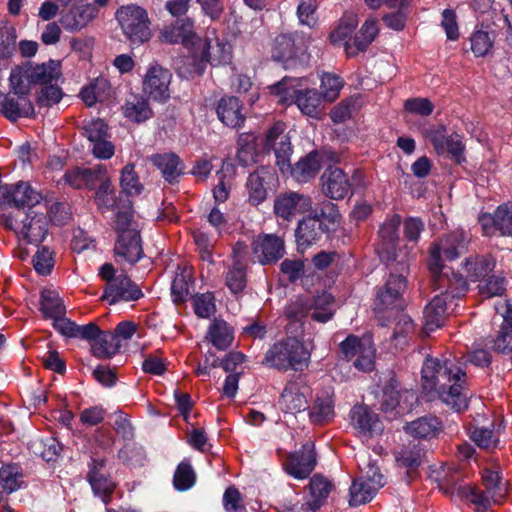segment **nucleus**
Instances as JSON below:
<instances>
[{
    "label": "nucleus",
    "instance_id": "nucleus-30",
    "mask_svg": "<svg viewBox=\"0 0 512 512\" xmlns=\"http://www.w3.org/2000/svg\"><path fill=\"white\" fill-rule=\"evenodd\" d=\"M105 465V459L93 458L89 464V472L87 478L93 492L100 496L105 503H107V498L113 493L115 484L102 472Z\"/></svg>",
    "mask_w": 512,
    "mask_h": 512
},
{
    "label": "nucleus",
    "instance_id": "nucleus-25",
    "mask_svg": "<svg viewBox=\"0 0 512 512\" xmlns=\"http://www.w3.org/2000/svg\"><path fill=\"white\" fill-rule=\"evenodd\" d=\"M334 392L326 388L316 394L312 406L309 408L308 416L312 424L324 425L330 423L335 417Z\"/></svg>",
    "mask_w": 512,
    "mask_h": 512
},
{
    "label": "nucleus",
    "instance_id": "nucleus-32",
    "mask_svg": "<svg viewBox=\"0 0 512 512\" xmlns=\"http://www.w3.org/2000/svg\"><path fill=\"white\" fill-rule=\"evenodd\" d=\"M150 161L169 184L178 183L184 174L185 165L175 153L155 154L150 157Z\"/></svg>",
    "mask_w": 512,
    "mask_h": 512
},
{
    "label": "nucleus",
    "instance_id": "nucleus-43",
    "mask_svg": "<svg viewBox=\"0 0 512 512\" xmlns=\"http://www.w3.org/2000/svg\"><path fill=\"white\" fill-rule=\"evenodd\" d=\"M332 482L321 474H315L309 481V491L312 501L309 503L311 510L316 512L326 501L333 489Z\"/></svg>",
    "mask_w": 512,
    "mask_h": 512
},
{
    "label": "nucleus",
    "instance_id": "nucleus-56",
    "mask_svg": "<svg viewBox=\"0 0 512 512\" xmlns=\"http://www.w3.org/2000/svg\"><path fill=\"white\" fill-rule=\"evenodd\" d=\"M94 198L100 209L109 210L115 205V189L109 177L104 178V181L97 186Z\"/></svg>",
    "mask_w": 512,
    "mask_h": 512
},
{
    "label": "nucleus",
    "instance_id": "nucleus-34",
    "mask_svg": "<svg viewBox=\"0 0 512 512\" xmlns=\"http://www.w3.org/2000/svg\"><path fill=\"white\" fill-rule=\"evenodd\" d=\"M331 43L343 46L348 57L364 52L375 40V34H329Z\"/></svg>",
    "mask_w": 512,
    "mask_h": 512
},
{
    "label": "nucleus",
    "instance_id": "nucleus-39",
    "mask_svg": "<svg viewBox=\"0 0 512 512\" xmlns=\"http://www.w3.org/2000/svg\"><path fill=\"white\" fill-rule=\"evenodd\" d=\"M495 267V260L491 255H476L465 259L463 269L466 277L471 281H478L487 277Z\"/></svg>",
    "mask_w": 512,
    "mask_h": 512
},
{
    "label": "nucleus",
    "instance_id": "nucleus-44",
    "mask_svg": "<svg viewBox=\"0 0 512 512\" xmlns=\"http://www.w3.org/2000/svg\"><path fill=\"white\" fill-rule=\"evenodd\" d=\"M193 286L192 273L187 267L178 266L171 285V295L175 303H182L191 294Z\"/></svg>",
    "mask_w": 512,
    "mask_h": 512
},
{
    "label": "nucleus",
    "instance_id": "nucleus-26",
    "mask_svg": "<svg viewBox=\"0 0 512 512\" xmlns=\"http://www.w3.org/2000/svg\"><path fill=\"white\" fill-rule=\"evenodd\" d=\"M98 13L95 3L74 4L66 12L62 13L60 23L67 30H81L92 21Z\"/></svg>",
    "mask_w": 512,
    "mask_h": 512
},
{
    "label": "nucleus",
    "instance_id": "nucleus-52",
    "mask_svg": "<svg viewBox=\"0 0 512 512\" xmlns=\"http://www.w3.org/2000/svg\"><path fill=\"white\" fill-rule=\"evenodd\" d=\"M196 482V473L189 461H182L178 464L174 476L173 485L178 491L190 489Z\"/></svg>",
    "mask_w": 512,
    "mask_h": 512
},
{
    "label": "nucleus",
    "instance_id": "nucleus-48",
    "mask_svg": "<svg viewBox=\"0 0 512 512\" xmlns=\"http://www.w3.org/2000/svg\"><path fill=\"white\" fill-rule=\"evenodd\" d=\"M425 452L422 447L414 442L403 445L399 451L395 453V459L399 466L406 468H416L421 465Z\"/></svg>",
    "mask_w": 512,
    "mask_h": 512
},
{
    "label": "nucleus",
    "instance_id": "nucleus-53",
    "mask_svg": "<svg viewBox=\"0 0 512 512\" xmlns=\"http://www.w3.org/2000/svg\"><path fill=\"white\" fill-rule=\"evenodd\" d=\"M322 97L332 102L335 101L344 86V80L337 74L323 72L320 76Z\"/></svg>",
    "mask_w": 512,
    "mask_h": 512
},
{
    "label": "nucleus",
    "instance_id": "nucleus-6",
    "mask_svg": "<svg viewBox=\"0 0 512 512\" xmlns=\"http://www.w3.org/2000/svg\"><path fill=\"white\" fill-rule=\"evenodd\" d=\"M295 80L283 78L270 87L271 94L279 96L282 104L295 103L300 111L312 118L318 119L322 114V96L316 89L297 90Z\"/></svg>",
    "mask_w": 512,
    "mask_h": 512
},
{
    "label": "nucleus",
    "instance_id": "nucleus-5",
    "mask_svg": "<svg viewBox=\"0 0 512 512\" xmlns=\"http://www.w3.org/2000/svg\"><path fill=\"white\" fill-rule=\"evenodd\" d=\"M5 228L13 230L30 244H40L48 234L49 220L42 212L19 209L2 218Z\"/></svg>",
    "mask_w": 512,
    "mask_h": 512
},
{
    "label": "nucleus",
    "instance_id": "nucleus-61",
    "mask_svg": "<svg viewBox=\"0 0 512 512\" xmlns=\"http://www.w3.org/2000/svg\"><path fill=\"white\" fill-rule=\"evenodd\" d=\"M297 16L301 24L314 28L318 21L316 0H302L297 7Z\"/></svg>",
    "mask_w": 512,
    "mask_h": 512
},
{
    "label": "nucleus",
    "instance_id": "nucleus-60",
    "mask_svg": "<svg viewBox=\"0 0 512 512\" xmlns=\"http://www.w3.org/2000/svg\"><path fill=\"white\" fill-rule=\"evenodd\" d=\"M113 228L117 235L124 234V232H129L132 229H139L137 223L134 221V214L131 206H126L117 211Z\"/></svg>",
    "mask_w": 512,
    "mask_h": 512
},
{
    "label": "nucleus",
    "instance_id": "nucleus-55",
    "mask_svg": "<svg viewBox=\"0 0 512 512\" xmlns=\"http://www.w3.org/2000/svg\"><path fill=\"white\" fill-rule=\"evenodd\" d=\"M376 349L371 338H364L362 347L354 360V367L363 372H370L374 369Z\"/></svg>",
    "mask_w": 512,
    "mask_h": 512
},
{
    "label": "nucleus",
    "instance_id": "nucleus-31",
    "mask_svg": "<svg viewBox=\"0 0 512 512\" xmlns=\"http://www.w3.org/2000/svg\"><path fill=\"white\" fill-rule=\"evenodd\" d=\"M503 317V322L496 338L493 340V349L501 354H512V304L503 303L496 307Z\"/></svg>",
    "mask_w": 512,
    "mask_h": 512
},
{
    "label": "nucleus",
    "instance_id": "nucleus-12",
    "mask_svg": "<svg viewBox=\"0 0 512 512\" xmlns=\"http://www.w3.org/2000/svg\"><path fill=\"white\" fill-rule=\"evenodd\" d=\"M311 395V388L306 380L298 376L289 381L279 398V408L284 413L296 414L308 408V397Z\"/></svg>",
    "mask_w": 512,
    "mask_h": 512
},
{
    "label": "nucleus",
    "instance_id": "nucleus-33",
    "mask_svg": "<svg viewBox=\"0 0 512 512\" xmlns=\"http://www.w3.org/2000/svg\"><path fill=\"white\" fill-rule=\"evenodd\" d=\"M61 75L60 61L56 60L26 68L27 82L42 87L51 85L53 81L57 82Z\"/></svg>",
    "mask_w": 512,
    "mask_h": 512
},
{
    "label": "nucleus",
    "instance_id": "nucleus-64",
    "mask_svg": "<svg viewBox=\"0 0 512 512\" xmlns=\"http://www.w3.org/2000/svg\"><path fill=\"white\" fill-rule=\"evenodd\" d=\"M222 502L225 512H246L242 495L235 486H229L225 490Z\"/></svg>",
    "mask_w": 512,
    "mask_h": 512
},
{
    "label": "nucleus",
    "instance_id": "nucleus-40",
    "mask_svg": "<svg viewBox=\"0 0 512 512\" xmlns=\"http://www.w3.org/2000/svg\"><path fill=\"white\" fill-rule=\"evenodd\" d=\"M320 169V154L317 151H312L291 168V174L297 182L306 183L314 178Z\"/></svg>",
    "mask_w": 512,
    "mask_h": 512
},
{
    "label": "nucleus",
    "instance_id": "nucleus-47",
    "mask_svg": "<svg viewBox=\"0 0 512 512\" xmlns=\"http://www.w3.org/2000/svg\"><path fill=\"white\" fill-rule=\"evenodd\" d=\"M207 338L218 350H226L233 341V331L223 320H214L208 329Z\"/></svg>",
    "mask_w": 512,
    "mask_h": 512
},
{
    "label": "nucleus",
    "instance_id": "nucleus-54",
    "mask_svg": "<svg viewBox=\"0 0 512 512\" xmlns=\"http://www.w3.org/2000/svg\"><path fill=\"white\" fill-rule=\"evenodd\" d=\"M482 481L485 491L490 494L491 497H494V499L500 502L505 498L506 488L502 483L500 472L486 469L483 471Z\"/></svg>",
    "mask_w": 512,
    "mask_h": 512
},
{
    "label": "nucleus",
    "instance_id": "nucleus-22",
    "mask_svg": "<svg viewBox=\"0 0 512 512\" xmlns=\"http://www.w3.org/2000/svg\"><path fill=\"white\" fill-rule=\"evenodd\" d=\"M115 17L122 32H146L149 30L148 13L136 4L121 6L116 11Z\"/></svg>",
    "mask_w": 512,
    "mask_h": 512
},
{
    "label": "nucleus",
    "instance_id": "nucleus-10",
    "mask_svg": "<svg viewBox=\"0 0 512 512\" xmlns=\"http://www.w3.org/2000/svg\"><path fill=\"white\" fill-rule=\"evenodd\" d=\"M172 73L169 69L153 62L147 68L142 81V89L145 95L154 101L165 103L170 99V84Z\"/></svg>",
    "mask_w": 512,
    "mask_h": 512
},
{
    "label": "nucleus",
    "instance_id": "nucleus-27",
    "mask_svg": "<svg viewBox=\"0 0 512 512\" xmlns=\"http://www.w3.org/2000/svg\"><path fill=\"white\" fill-rule=\"evenodd\" d=\"M351 420L354 428L365 437H373L383 431L378 414L367 406H354L351 410Z\"/></svg>",
    "mask_w": 512,
    "mask_h": 512
},
{
    "label": "nucleus",
    "instance_id": "nucleus-35",
    "mask_svg": "<svg viewBox=\"0 0 512 512\" xmlns=\"http://www.w3.org/2000/svg\"><path fill=\"white\" fill-rule=\"evenodd\" d=\"M122 113L133 123H143L153 116L148 99L144 95L130 94L122 106Z\"/></svg>",
    "mask_w": 512,
    "mask_h": 512
},
{
    "label": "nucleus",
    "instance_id": "nucleus-11",
    "mask_svg": "<svg viewBox=\"0 0 512 512\" xmlns=\"http://www.w3.org/2000/svg\"><path fill=\"white\" fill-rule=\"evenodd\" d=\"M251 251L255 262L263 266L275 264L286 253L285 241L277 234L262 233L253 238Z\"/></svg>",
    "mask_w": 512,
    "mask_h": 512
},
{
    "label": "nucleus",
    "instance_id": "nucleus-63",
    "mask_svg": "<svg viewBox=\"0 0 512 512\" xmlns=\"http://www.w3.org/2000/svg\"><path fill=\"white\" fill-rule=\"evenodd\" d=\"M216 311L215 298L210 292L194 298V312L200 318H209Z\"/></svg>",
    "mask_w": 512,
    "mask_h": 512
},
{
    "label": "nucleus",
    "instance_id": "nucleus-62",
    "mask_svg": "<svg viewBox=\"0 0 512 512\" xmlns=\"http://www.w3.org/2000/svg\"><path fill=\"white\" fill-rule=\"evenodd\" d=\"M446 134V127L441 124L430 126L424 131L425 138L431 142L438 155L445 153V142L448 138Z\"/></svg>",
    "mask_w": 512,
    "mask_h": 512
},
{
    "label": "nucleus",
    "instance_id": "nucleus-8",
    "mask_svg": "<svg viewBox=\"0 0 512 512\" xmlns=\"http://www.w3.org/2000/svg\"><path fill=\"white\" fill-rule=\"evenodd\" d=\"M468 289L467 281L459 276L449 280V287L439 295H436L424 309V330L427 333L433 332L442 327L447 312V300L460 298Z\"/></svg>",
    "mask_w": 512,
    "mask_h": 512
},
{
    "label": "nucleus",
    "instance_id": "nucleus-50",
    "mask_svg": "<svg viewBox=\"0 0 512 512\" xmlns=\"http://www.w3.org/2000/svg\"><path fill=\"white\" fill-rule=\"evenodd\" d=\"M377 491V486H370V483L364 478L354 480L349 489L350 506H360L370 502Z\"/></svg>",
    "mask_w": 512,
    "mask_h": 512
},
{
    "label": "nucleus",
    "instance_id": "nucleus-14",
    "mask_svg": "<svg viewBox=\"0 0 512 512\" xmlns=\"http://www.w3.org/2000/svg\"><path fill=\"white\" fill-rule=\"evenodd\" d=\"M312 208L313 201L309 195L287 191L276 196L273 211L277 217L291 221L296 215L310 212Z\"/></svg>",
    "mask_w": 512,
    "mask_h": 512
},
{
    "label": "nucleus",
    "instance_id": "nucleus-19",
    "mask_svg": "<svg viewBox=\"0 0 512 512\" xmlns=\"http://www.w3.org/2000/svg\"><path fill=\"white\" fill-rule=\"evenodd\" d=\"M400 223V216L394 215L391 219L385 221L378 231L380 238L378 253L381 260L385 263H394L403 257L397 254L395 251L396 242L398 241V228Z\"/></svg>",
    "mask_w": 512,
    "mask_h": 512
},
{
    "label": "nucleus",
    "instance_id": "nucleus-16",
    "mask_svg": "<svg viewBox=\"0 0 512 512\" xmlns=\"http://www.w3.org/2000/svg\"><path fill=\"white\" fill-rule=\"evenodd\" d=\"M307 34H277L273 40L272 57L287 61L303 55L308 47Z\"/></svg>",
    "mask_w": 512,
    "mask_h": 512
},
{
    "label": "nucleus",
    "instance_id": "nucleus-18",
    "mask_svg": "<svg viewBox=\"0 0 512 512\" xmlns=\"http://www.w3.org/2000/svg\"><path fill=\"white\" fill-rule=\"evenodd\" d=\"M479 222L486 235L497 231L501 236L512 238V202L499 205L493 214H482Z\"/></svg>",
    "mask_w": 512,
    "mask_h": 512
},
{
    "label": "nucleus",
    "instance_id": "nucleus-3",
    "mask_svg": "<svg viewBox=\"0 0 512 512\" xmlns=\"http://www.w3.org/2000/svg\"><path fill=\"white\" fill-rule=\"evenodd\" d=\"M389 274L382 286L376 290L373 310L377 316L384 312L392 313L404 309L403 294L407 289V278L410 268V258L405 254L397 262L386 263Z\"/></svg>",
    "mask_w": 512,
    "mask_h": 512
},
{
    "label": "nucleus",
    "instance_id": "nucleus-59",
    "mask_svg": "<svg viewBox=\"0 0 512 512\" xmlns=\"http://www.w3.org/2000/svg\"><path fill=\"white\" fill-rule=\"evenodd\" d=\"M309 307L308 297H297L287 304L285 315L291 321L301 322L309 316Z\"/></svg>",
    "mask_w": 512,
    "mask_h": 512
},
{
    "label": "nucleus",
    "instance_id": "nucleus-36",
    "mask_svg": "<svg viewBox=\"0 0 512 512\" xmlns=\"http://www.w3.org/2000/svg\"><path fill=\"white\" fill-rule=\"evenodd\" d=\"M217 115L222 123L232 128L241 127L245 121L241 102L234 96L220 99L217 106Z\"/></svg>",
    "mask_w": 512,
    "mask_h": 512
},
{
    "label": "nucleus",
    "instance_id": "nucleus-23",
    "mask_svg": "<svg viewBox=\"0 0 512 512\" xmlns=\"http://www.w3.org/2000/svg\"><path fill=\"white\" fill-rule=\"evenodd\" d=\"M1 198L4 204L14 206L16 210H25V207L30 210L42 199L41 194L25 182H20L10 188L6 187Z\"/></svg>",
    "mask_w": 512,
    "mask_h": 512
},
{
    "label": "nucleus",
    "instance_id": "nucleus-7",
    "mask_svg": "<svg viewBox=\"0 0 512 512\" xmlns=\"http://www.w3.org/2000/svg\"><path fill=\"white\" fill-rule=\"evenodd\" d=\"M99 276L107 282L102 298L111 305L120 301H136L144 295L126 273L116 275L111 263H105L99 268Z\"/></svg>",
    "mask_w": 512,
    "mask_h": 512
},
{
    "label": "nucleus",
    "instance_id": "nucleus-2",
    "mask_svg": "<svg viewBox=\"0 0 512 512\" xmlns=\"http://www.w3.org/2000/svg\"><path fill=\"white\" fill-rule=\"evenodd\" d=\"M184 48L191 58L190 74L202 75L208 63L212 66L228 64L232 59V44L226 34H188Z\"/></svg>",
    "mask_w": 512,
    "mask_h": 512
},
{
    "label": "nucleus",
    "instance_id": "nucleus-42",
    "mask_svg": "<svg viewBox=\"0 0 512 512\" xmlns=\"http://www.w3.org/2000/svg\"><path fill=\"white\" fill-rule=\"evenodd\" d=\"M257 138L254 134L243 133L237 139L236 161L242 167L256 163L258 150Z\"/></svg>",
    "mask_w": 512,
    "mask_h": 512
},
{
    "label": "nucleus",
    "instance_id": "nucleus-51",
    "mask_svg": "<svg viewBox=\"0 0 512 512\" xmlns=\"http://www.w3.org/2000/svg\"><path fill=\"white\" fill-rule=\"evenodd\" d=\"M120 187L122 192L128 196H136L142 192L143 185L133 163H128L122 168L120 172Z\"/></svg>",
    "mask_w": 512,
    "mask_h": 512
},
{
    "label": "nucleus",
    "instance_id": "nucleus-13",
    "mask_svg": "<svg viewBox=\"0 0 512 512\" xmlns=\"http://www.w3.org/2000/svg\"><path fill=\"white\" fill-rule=\"evenodd\" d=\"M441 489L446 494L465 498L475 506L476 512H485L493 504L500 503V501L491 497L486 491L479 490L475 486L466 484L459 479L453 481L445 479L441 484Z\"/></svg>",
    "mask_w": 512,
    "mask_h": 512
},
{
    "label": "nucleus",
    "instance_id": "nucleus-17",
    "mask_svg": "<svg viewBox=\"0 0 512 512\" xmlns=\"http://www.w3.org/2000/svg\"><path fill=\"white\" fill-rule=\"evenodd\" d=\"M114 254L117 261L135 264L144 257L142 238L139 229H132L117 235Z\"/></svg>",
    "mask_w": 512,
    "mask_h": 512
},
{
    "label": "nucleus",
    "instance_id": "nucleus-41",
    "mask_svg": "<svg viewBox=\"0 0 512 512\" xmlns=\"http://www.w3.org/2000/svg\"><path fill=\"white\" fill-rule=\"evenodd\" d=\"M90 346L93 356L99 359H109L119 351L120 343L115 334L99 329L98 335L92 340Z\"/></svg>",
    "mask_w": 512,
    "mask_h": 512
},
{
    "label": "nucleus",
    "instance_id": "nucleus-49",
    "mask_svg": "<svg viewBox=\"0 0 512 512\" xmlns=\"http://www.w3.org/2000/svg\"><path fill=\"white\" fill-rule=\"evenodd\" d=\"M225 284L234 295L241 294L247 285L246 267L236 259L225 274Z\"/></svg>",
    "mask_w": 512,
    "mask_h": 512
},
{
    "label": "nucleus",
    "instance_id": "nucleus-46",
    "mask_svg": "<svg viewBox=\"0 0 512 512\" xmlns=\"http://www.w3.org/2000/svg\"><path fill=\"white\" fill-rule=\"evenodd\" d=\"M23 473L18 464L2 465L0 468V494H11L20 489Z\"/></svg>",
    "mask_w": 512,
    "mask_h": 512
},
{
    "label": "nucleus",
    "instance_id": "nucleus-57",
    "mask_svg": "<svg viewBox=\"0 0 512 512\" xmlns=\"http://www.w3.org/2000/svg\"><path fill=\"white\" fill-rule=\"evenodd\" d=\"M106 88H109V84L105 79H96L95 82L81 89V99L88 107H91L96 102L103 100Z\"/></svg>",
    "mask_w": 512,
    "mask_h": 512
},
{
    "label": "nucleus",
    "instance_id": "nucleus-38",
    "mask_svg": "<svg viewBox=\"0 0 512 512\" xmlns=\"http://www.w3.org/2000/svg\"><path fill=\"white\" fill-rule=\"evenodd\" d=\"M309 299V316L318 323H326L334 316V298L331 294L323 292Z\"/></svg>",
    "mask_w": 512,
    "mask_h": 512
},
{
    "label": "nucleus",
    "instance_id": "nucleus-9",
    "mask_svg": "<svg viewBox=\"0 0 512 512\" xmlns=\"http://www.w3.org/2000/svg\"><path fill=\"white\" fill-rule=\"evenodd\" d=\"M468 235L462 230L444 235L431 248L429 269L433 275L440 274L444 260H455L465 253L469 244Z\"/></svg>",
    "mask_w": 512,
    "mask_h": 512
},
{
    "label": "nucleus",
    "instance_id": "nucleus-28",
    "mask_svg": "<svg viewBox=\"0 0 512 512\" xmlns=\"http://www.w3.org/2000/svg\"><path fill=\"white\" fill-rule=\"evenodd\" d=\"M326 230V227L311 215L299 220L295 229L298 249L305 250L315 244Z\"/></svg>",
    "mask_w": 512,
    "mask_h": 512
},
{
    "label": "nucleus",
    "instance_id": "nucleus-29",
    "mask_svg": "<svg viewBox=\"0 0 512 512\" xmlns=\"http://www.w3.org/2000/svg\"><path fill=\"white\" fill-rule=\"evenodd\" d=\"M275 172L272 168L261 166L248 176L246 187L249 202L253 205L262 203L267 198L265 184L273 180Z\"/></svg>",
    "mask_w": 512,
    "mask_h": 512
},
{
    "label": "nucleus",
    "instance_id": "nucleus-15",
    "mask_svg": "<svg viewBox=\"0 0 512 512\" xmlns=\"http://www.w3.org/2000/svg\"><path fill=\"white\" fill-rule=\"evenodd\" d=\"M316 464L315 445L308 441L299 450L286 457L283 467L290 476L296 479H306L315 469Z\"/></svg>",
    "mask_w": 512,
    "mask_h": 512
},
{
    "label": "nucleus",
    "instance_id": "nucleus-21",
    "mask_svg": "<svg viewBox=\"0 0 512 512\" xmlns=\"http://www.w3.org/2000/svg\"><path fill=\"white\" fill-rule=\"evenodd\" d=\"M283 131V125L276 123L266 134V147L274 150L276 164L282 171L290 168V156L292 153L290 139L287 135L283 134Z\"/></svg>",
    "mask_w": 512,
    "mask_h": 512
},
{
    "label": "nucleus",
    "instance_id": "nucleus-20",
    "mask_svg": "<svg viewBox=\"0 0 512 512\" xmlns=\"http://www.w3.org/2000/svg\"><path fill=\"white\" fill-rule=\"evenodd\" d=\"M320 182L323 194L333 200H342L351 192L347 174L337 167H328L323 172Z\"/></svg>",
    "mask_w": 512,
    "mask_h": 512
},
{
    "label": "nucleus",
    "instance_id": "nucleus-58",
    "mask_svg": "<svg viewBox=\"0 0 512 512\" xmlns=\"http://www.w3.org/2000/svg\"><path fill=\"white\" fill-rule=\"evenodd\" d=\"M118 458L125 465H142L145 459V451L142 446L137 445L135 443L127 442L118 451Z\"/></svg>",
    "mask_w": 512,
    "mask_h": 512
},
{
    "label": "nucleus",
    "instance_id": "nucleus-37",
    "mask_svg": "<svg viewBox=\"0 0 512 512\" xmlns=\"http://www.w3.org/2000/svg\"><path fill=\"white\" fill-rule=\"evenodd\" d=\"M441 429V421L433 415L422 416L404 426V430L408 434L420 439L433 438Z\"/></svg>",
    "mask_w": 512,
    "mask_h": 512
},
{
    "label": "nucleus",
    "instance_id": "nucleus-24",
    "mask_svg": "<svg viewBox=\"0 0 512 512\" xmlns=\"http://www.w3.org/2000/svg\"><path fill=\"white\" fill-rule=\"evenodd\" d=\"M0 112L10 121L31 117L34 106L27 95L17 93L3 94L0 92Z\"/></svg>",
    "mask_w": 512,
    "mask_h": 512
},
{
    "label": "nucleus",
    "instance_id": "nucleus-4",
    "mask_svg": "<svg viewBox=\"0 0 512 512\" xmlns=\"http://www.w3.org/2000/svg\"><path fill=\"white\" fill-rule=\"evenodd\" d=\"M310 353L295 337H287L274 343L262 360V364L280 371L303 370L309 364Z\"/></svg>",
    "mask_w": 512,
    "mask_h": 512
},
{
    "label": "nucleus",
    "instance_id": "nucleus-1",
    "mask_svg": "<svg viewBox=\"0 0 512 512\" xmlns=\"http://www.w3.org/2000/svg\"><path fill=\"white\" fill-rule=\"evenodd\" d=\"M421 380L425 392L435 393L454 411L460 412L468 408L471 392L467 374L454 359L426 357Z\"/></svg>",
    "mask_w": 512,
    "mask_h": 512
},
{
    "label": "nucleus",
    "instance_id": "nucleus-45",
    "mask_svg": "<svg viewBox=\"0 0 512 512\" xmlns=\"http://www.w3.org/2000/svg\"><path fill=\"white\" fill-rule=\"evenodd\" d=\"M40 311L45 319L54 320L66 314L63 300L54 290L44 289L40 296Z\"/></svg>",
    "mask_w": 512,
    "mask_h": 512
}]
</instances>
